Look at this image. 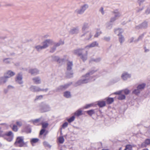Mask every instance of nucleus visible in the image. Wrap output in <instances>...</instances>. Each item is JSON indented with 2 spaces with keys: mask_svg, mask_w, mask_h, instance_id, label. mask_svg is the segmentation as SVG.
Here are the masks:
<instances>
[{
  "mask_svg": "<svg viewBox=\"0 0 150 150\" xmlns=\"http://www.w3.org/2000/svg\"><path fill=\"white\" fill-rule=\"evenodd\" d=\"M145 143H146L147 145L150 144V139H146L144 141Z\"/></svg>",
  "mask_w": 150,
  "mask_h": 150,
  "instance_id": "052dcab7",
  "label": "nucleus"
},
{
  "mask_svg": "<svg viewBox=\"0 0 150 150\" xmlns=\"http://www.w3.org/2000/svg\"><path fill=\"white\" fill-rule=\"evenodd\" d=\"M39 70L37 69H31L28 70V73L32 75L35 76L39 73Z\"/></svg>",
  "mask_w": 150,
  "mask_h": 150,
  "instance_id": "ddd939ff",
  "label": "nucleus"
},
{
  "mask_svg": "<svg viewBox=\"0 0 150 150\" xmlns=\"http://www.w3.org/2000/svg\"><path fill=\"white\" fill-rule=\"evenodd\" d=\"M88 51H86V53L84 54H81V55H80V58L82 59L83 62H85L87 59L88 58Z\"/></svg>",
  "mask_w": 150,
  "mask_h": 150,
  "instance_id": "f3484780",
  "label": "nucleus"
},
{
  "mask_svg": "<svg viewBox=\"0 0 150 150\" xmlns=\"http://www.w3.org/2000/svg\"><path fill=\"white\" fill-rule=\"evenodd\" d=\"M56 48L55 46H54L52 47L50 51V52L51 53H53L56 50Z\"/></svg>",
  "mask_w": 150,
  "mask_h": 150,
  "instance_id": "8fccbe9b",
  "label": "nucleus"
},
{
  "mask_svg": "<svg viewBox=\"0 0 150 150\" xmlns=\"http://www.w3.org/2000/svg\"><path fill=\"white\" fill-rule=\"evenodd\" d=\"M64 61L65 59L64 58H62L61 59H60L59 58V60L58 63H59L62 64L64 62Z\"/></svg>",
  "mask_w": 150,
  "mask_h": 150,
  "instance_id": "69168bd1",
  "label": "nucleus"
},
{
  "mask_svg": "<svg viewBox=\"0 0 150 150\" xmlns=\"http://www.w3.org/2000/svg\"><path fill=\"white\" fill-rule=\"evenodd\" d=\"M86 113L90 116H91L95 113L94 110L91 109L86 111Z\"/></svg>",
  "mask_w": 150,
  "mask_h": 150,
  "instance_id": "cd10ccee",
  "label": "nucleus"
},
{
  "mask_svg": "<svg viewBox=\"0 0 150 150\" xmlns=\"http://www.w3.org/2000/svg\"><path fill=\"white\" fill-rule=\"evenodd\" d=\"M63 96L67 98H69L71 97V93L68 91H66L64 92Z\"/></svg>",
  "mask_w": 150,
  "mask_h": 150,
  "instance_id": "393cba45",
  "label": "nucleus"
},
{
  "mask_svg": "<svg viewBox=\"0 0 150 150\" xmlns=\"http://www.w3.org/2000/svg\"><path fill=\"white\" fill-rule=\"evenodd\" d=\"M88 23H83V26L82 29V31H85L86 29L88 28Z\"/></svg>",
  "mask_w": 150,
  "mask_h": 150,
  "instance_id": "2f4dec72",
  "label": "nucleus"
},
{
  "mask_svg": "<svg viewBox=\"0 0 150 150\" xmlns=\"http://www.w3.org/2000/svg\"><path fill=\"white\" fill-rule=\"evenodd\" d=\"M52 60L54 61L58 62L59 60V57L58 56H52Z\"/></svg>",
  "mask_w": 150,
  "mask_h": 150,
  "instance_id": "7c9ffc66",
  "label": "nucleus"
},
{
  "mask_svg": "<svg viewBox=\"0 0 150 150\" xmlns=\"http://www.w3.org/2000/svg\"><path fill=\"white\" fill-rule=\"evenodd\" d=\"M75 117L74 115L69 118L67 119V120L69 123H71L73 122L75 120Z\"/></svg>",
  "mask_w": 150,
  "mask_h": 150,
  "instance_id": "72a5a7b5",
  "label": "nucleus"
},
{
  "mask_svg": "<svg viewBox=\"0 0 150 150\" xmlns=\"http://www.w3.org/2000/svg\"><path fill=\"white\" fill-rule=\"evenodd\" d=\"M98 44L96 41H94L92 43H91V44H89V45H87L85 47V48H91L92 47H94L96 46H98Z\"/></svg>",
  "mask_w": 150,
  "mask_h": 150,
  "instance_id": "aec40b11",
  "label": "nucleus"
},
{
  "mask_svg": "<svg viewBox=\"0 0 150 150\" xmlns=\"http://www.w3.org/2000/svg\"><path fill=\"white\" fill-rule=\"evenodd\" d=\"M14 145L16 146L19 147H27V145L24 142V137L22 136L18 137L14 143Z\"/></svg>",
  "mask_w": 150,
  "mask_h": 150,
  "instance_id": "f03ea898",
  "label": "nucleus"
},
{
  "mask_svg": "<svg viewBox=\"0 0 150 150\" xmlns=\"http://www.w3.org/2000/svg\"><path fill=\"white\" fill-rule=\"evenodd\" d=\"M42 47V46H41L40 45H38L35 46V48L38 51H39L40 50L44 49Z\"/></svg>",
  "mask_w": 150,
  "mask_h": 150,
  "instance_id": "58836bf2",
  "label": "nucleus"
},
{
  "mask_svg": "<svg viewBox=\"0 0 150 150\" xmlns=\"http://www.w3.org/2000/svg\"><path fill=\"white\" fill-rule=\"evenodd\" d=\"M122 92V90H120L118 91L115 92L114 93V94L119 95L117 97V99L119 100H122L125 99L126 98V96L125 95L121 94Z\"/></svg>",
  "mask_w": 150,
  "mask_h": 150,
  "instance_id": "6e6552de",
  "label": "nucleus"
},
{
  "mask_svg": "<svg viewBox=\"0 0 150 150\" xmlns=\"http://www.w3.org/2000/svg\"><path fill=\"white\" fill-rule=\"evenodd\" d=\"M15 74V73L11 70H8L4 74V75L8 79L14 76Z\"/></svg>",
  "mask_w": 150,
  "mask_h": 150,
  "instance_id": "2eb2a0df",
  "label": "nucleus"
},
{
  "mask_svg": "<svg viewBox=\"0 0 150 150\" xmlns=\"http://www.w3.org/2000/svg\"><path fill=\"white\" fill-rule=\"evenodd\" d=\"M40 109L41 112L43 113L49 111L50 110V107L48 104L42 103L40 106Z\"/></svg>",
  "mask_w": 150,
  "mask_h": 150,
  "instance_id": "7ed1b4c3",
  "label": "nucleus"
},
{
  "mask_svg": "<svg viewBox=\"0 0 150 150\" xmlns=\"http://www.w3.org/2000/svg\"><path fill=\"white\" fill-rule=\"evenodd\" d=\"M145 13L146 14L148 15L150 13V8H148L145 11Z\"/></svg>",
  "mask_w": 150,
  "mask_h": 150,
  "instance_id": "774afa93",
  "label": "nucleus"
},
{
  "mask_svg": "<svg viewBox=\"0 0 150 150\" xmlns=\"http://www.w3.org/2000/svg\"><path fill=\"white\" fill-rule=\"evenodd\" d=\"M122 32H120L117 34V35L119 36V41L121 45H122L125 41V38L123 35L122 34Z\"/></svg>",
  "mask_w": 150,
  "mask_h": 150,
  "instance_id": "dca6fc26",
  "label": "nucleus"
},
{
  "mask_svg": "<svg viewBox=\"0 0 150 150\" xmlns=\"http://www.w3.org/2000/svg\"><path fill=\"white\" fill-rule=\"evenodd\" d=\"M48 123L47 122H43L42 123V127L43 129H45L48 126Z\"/></svg>",
  "mask_w": 150,
  "mask_h": 150,
  "instance_id": "c9c22d12",
  "label": "nucleus"
},
{
  "mask_svg": "<svg viewBox=\"0 0 150 150\" xmlns=\"http://www.w3.org/2000/svg\"><path fill=\"white\" fill-rule=\"evenodd\" d=\"M33 80L36 84H39L41 83L40 79L38 77L33 78Z\"/></svg>",
  "mask_w": 150,
  "mask_h": 150,
  "instance_id": "c756f323",
  "label": "nucleus"
},
{
  "mask_svg": "<svg viewBox=\"0 0 150 150\" xmlns=\"http://www.w3.org/2000/svg\"><path fill=\"white\" fill-rule=\"evenodd\" d=\"M113 24L110 22L107 23L105 24L106 28L108 30L111 29L112 26Z\"/></svg>",
  "mask_w": 150,
  "mask_h": 150,
  "instance_id": "bb28decb",
  "label": "nucleus"
},
{
  "mask_svg": "<svg viewBox=\"0 0 150 150\" xmlns=\"http://www.w3.org/2000/svg\"><path fill=\"white\" fill-rule=\"evenodd\" d=\"M72 61H69L67 64V71L66 73V77L67 78H70L73 77V73L72 70L73 66Z\"/></svg>",
  "mask_w": 150,
  "mask_h": 150,
  "instance_id": "f257e3e1",
  "label": "nucleus"
},
{
  "mask_svg": "<svg viewBox=\"0 0 150 150\" xmlns=\"http://www.w3.org/2000/svg\"><path fill=\"white\" fill-rule=\"evenodd\" d=\"M120 32H122L121 31V29L120 28H118L117 29H115L114 32L115 34L117 35V34Z\"/></svg>",
  "mask_w": 150,
  "mask_h": 150,
  "instance_id": "a18cd8bd",
  "label": "nucleus"
},
{
  "mask_svg": "<svg viewBox=\"0 0 150 150\" xmlns=\"http://www.w3.org/2000/svg\"><path fill=\"white\" fill-rule=\"evenodd\" d=\"M140 92V91L137 88V89H135L133 91L132 93L136 95H138Z\"/></svg>",
  "mask_w": 150,
  "mask_h": 150,
  "instance_id": "a19ab883",
  "label": "nucleus"
},
{
  "mask_svg": "<svg viewBox=\"0 0 150 150\" xmlns=\"http://www.w3.org/2000/svg\"><path fill=\"white\" fill-rule=\"evenodd\" d=\"M13 136L11 137H6L5 138V139H6L8 141L10 142H11L13 139Z\"/></svg>",
  "mask_w": 150,
  "mask_h": 150,
  "instance_id": "de8ad7c7",
  "label": "nucleus"
},
{
  "mask_svg": "<svg viewBox=\"0 0 150 150\" xmlns=\"http://www.w3.org/2000/svg\"><path fill=\"white\" fill-rule=\"evenodd\" d=\"M30 91L33 92H36L39 91V87H38L31 86L30 88Z\"/></svg>",
  "mask_w": 150,
  "mask_h": 150,
  "instance_id": "412c9836",
  "label": "nucleus"
},
{
  "mask_svg": "<svg viewBox=\"0 0 150 150\" xmlns=\"http://www.w3.org/2000/svg\"><path fill=\"white\" fill-rule=\"evenodd\" d=\"M68 124V123L67 122H64L62 125V127L63 128H65V127H67Z\"/></svg>",
  "mask_w": 150,
  "mask_h": 150,
  "instance_id": "6e6d98bb",
  "label": "nucleus"
},
{
  "mask_svg": "<svg viewBox=\"0 0 150 150\" xmlns=\"http://www.w3.org/2000/svg\"><path fill=\"white\" fill-rule=\"evenodd\" d=\"M101 60V58L100 57L96 59L92 58L91 59V61H93L96 62H100Z\"/></svg>",
  "mask_w": 150,
  "mask_h": 150,
  "instance_id": "37998d69",
  "label": "nucleus"
},
{
  "mask_svg": "<svg viewBox=\"0 0 150 150\" xmlns=\"http://www.w3.org/2000/svg\"><path fill=\"white\" fill-rule=\"evenodd\" d=\"M122 90V92L123 91L124 93L126 95H128L130 93V91L127 89H125Z\"/></svg>",
  "mask_w": 150,
  "mask_h": 150,
  "instance_id": "49530a36",
  "label": "nucleus"
},
{
  "mask_svg": "<svg viewBox=\"0 0 150 150\" xmlns=\"http://www.w3.org/2000/svg\"><path fill=\"white\" fill-rule=\"evenodd\" d=\"M131 77V74L126 72H124L121 76V78L123 81L127 80Z\"/></svg>",
  "mask_w": 150,
  "mask_h": 150,
  "instance_id": "1a4fd4ad",
  "label": "nucleus"
},
{
  "mask_svg": "<svg viewBox=\"0 0 150 150\" xmlns=\"http://www.w3.org/2000/svg\"><path fill=\"white\" fill-rule=\"evenodd\" d=\"M9 59V58H5L3 59V61L5 63L8 64L10 63V61H8Z\"/></svg>",
  "mask_w": 150,
  "mask_h": 150,
  "instance_id": "864d4df0",
  "label": "nucleus"
},
{
  "mask_svg": "<svg viewBox=\"0 0 150 150\" xmlns=\"http://www.w3.org/2000/svg\"><path fill=\"white\" fill-rule=\"evenodd\" d=\"M148 27V22L144 21L141 24L136 26L135 28L137 30L139 29H146Z\"/></svg>",
  "mask_w": 150,
  "mask_h": 150,
  "instance_id": "0eeeda50",
  "label": "nucleus"
},
{
  "mask_svg": "<svg viewBox=\"0 0 150 150\" xmlns=\"http://www.w3.org/2000/svg\"><path fill=\"white\" fill-rule=\"evenodd\" d=\"M145 1V0H138L137 2L138 3L139 6H140L141 4L144 2Z\"/></svg>",
  "mask_w": 150,
  "mask_h": 150,
  "instance_id": "338daca9",
  "label": "nucleus"
},
{
  "mask_svg": "<svg viewBox=\"0 0 150 150\" xmlns=\"http://www.w3.org/2000/svg\"><path fill=\"white\" fill-rule=\"evenodd\" d=\"M72 84V82H69L65 84L64 85H60L56 88L55 90L56 91L60 92L64 91L68 88Z\"/></svg>",
  "mask_w": 150,
  "mask_h": 150,
  "instance_id": "20e7f679",
  "label": "nucleus"
},
{
  "mask_svg": "<svg viewBox=\"0 0 150 150\" xmlns=\"http://www.w3.org/2000/svg\"><path fill=\"white\" fill-rule=\"evenodd\" d=\"M46 131V129H42L40 131L39 133V136L40 137V136L42 135Z\"/></svg>",
  "mask_w": 150,
  "mask_h": 150,
  "instance_id": "09e8293b",
  "label": "nucleus"
},
{
  "mask_svg": "<svg viewBox=\"0 0 150 150\" xmlns=\"http://www.w3.org/2000/svg\"><path fill=\"white\" fill-rule=\"evenodd\" d=\"M93 105L92 104H86L84 107L83 108L84 109H87L93 106Z\"/></svg>",
  "mask_w": 150,
  "mask_h": 150,
  "instance_id": "3c124183",
  "label": "nucleus"
},
{
  "mask_svg": "<svg viewBox=\"0 0 150 150\" xmlns=\"http://www.w3.org/2000/svg\"><path fill=\"white\" fill-rule=\"evenodd\" d=\"M41 118H40L38 119H36L32 120L34 124L38 122L41 120Z\"/></svg>",
  "mask_w": 150,
  "mask_h": 150,
  "instance_id": "603ef678",
  "label": "nucleus"
},
{
  "mask_svg": "<svg viewBox=\"0 0 150 150\" xmlns=\"http://www.w3.org/2000/svg\"><path fill=\"white\" fill-rule=\"evenodd\" d=\"M144 6H143L142 8H138V9L137 10L136 12L137 13H139L142 10L144 9Z\"/></svg>",
  "mask_w": 150,
  "mask_h": 150,
  "instance_id": "680f3d73",
  "label": "nucleus"
},
{
  "mask_svg": "<svg viewBox=\"0 0 150 150\" xmlns=\"http://www.w3.org/2000/svg\"><path fill=\"white\" fill-rule=\"evenodd\" d=\"M146 86V84L145 83H142L139 84L137 86V88L140 91L144 89Z\"/></svg>",
  "mask_w": 150,
  "mask_h": 150,
  "instance_id": "a878e982",
  "label": "nucleus"
},
{
  "mask_svg": "<svg viewBox=\"0 0 150 150\" xmlns=\"http://www.w3.org/2000/svg\"><path fill=\"white\" fill-rule=\"evenodd\" d=\"M8 80V79L4 75L3 76L0 77V85L6 82Z\"/></svg>",
  "mask_w": 150,
  "mask_h": 150,
  "instance_id": "6ab92c4d",
  "label": "nucleus"
},
{
  "mask_svg": "<svg viewBox=\"0 0 150 150\" xmlns=\"http://www.w3.org/2000/svg\"><path fill=\"white\" fill-rule=\"evenodd\" d=\"M144 33H143L142 34H141V35H140L139 36V37H138V38L137 39L135 40L134 41V42H137L140 40H142V38H143V37H144Z\"/></svg>",
  "mask_w": 150,
  "mask_h": 150,
  "instance_id": "e433bc0d",
  "label": "nucleus"
},
{
  "mask_svg": "<svg viewBox=\"0 0 150 150\" xmlns=\"http://www.w3.org/2000/svg\"><path fill=\"white\" fill-rule=\"evenodd\" d=\"M97 71V70H90L85 75L83 76L82 77H85V78L87 79V77H88L89 76L92 75Z\"/></svg>",
  "mask_w": 150,
  "mask_h": 150,
  "instance_id": "a211bd4d",
  "label": "nucleus"
},
{
  "mask_svg": "<svg viewBox=\"0 0 150 150\" xmlns=\"http://www.w3.org/2000/svg\"><path fill=\"white\" fill-rule=\"evenodd\" d=\"M113 13L115 14L114 17L117 18L120 17V13L118 11V10H116L113 11Z\"/></svg>",
  "mask_w": 150,
  "mask_h": 150,
  "instance_id": "c85d7f7f",
  "label": "nucleus"
},
{
  "mask_svg": "<svg viewBox=\"0 0 150 150\" xmlns=\"http://www.w3.org/2000/svg\"><path fill=\"white\" fill-rule=\"evenodd\" d=\"M101 33L102 32L101 31H100L99 32H97L96 34L94 35V37H98V36H99Z\"/></svg>",
  "mask_w": 150,
  "mask_h": 150,
  "instance_id": "0e129e2a",
  "label": "nucleus"
},
{
  "mask_svg": "<svg viewBox=\"0 0 150 150\" xmlns=\"http://www.w3.org/2000/svg\"><path fill=\"white\" fill-rule=\"evenodd\" d=\"M25 132L27 133H30L31 132V129L29 127H27L25 128Z\"/></svg>",
  "mask_w": 150,
  "mask_h": 150,
  "instance_id": "4c0bfd02",
  "label": "nucleus"
},
{
  "mask_svg": "<svg viewBox=\"0 0 150 150\" xmlns=\"http://www.w3.org/2000/svg\"><path fill=\"white\" fill-rule=\"evenodd\" d=\"M83 114L82 110L80 109L76 110L74 113V115L75 116L79 117Z\"/></svg>",
  "mask_w": 150,
  "mask_h": 150,
  "instance_id": "5701e85b",
  "label": "nucleus"
},
{
  "mask_svg": "<svg viewBox=\"0 0 150 150\" xmlns=\"http://www.w3.org/2000/svg\"><path fill=\"white\" fill-rule=\"evenodd\" d=\"M147 144L144 142L141 144V147L142 148L146 147L147 146Z\"/></svg>",
  "mask_w": 150,
  "mask_h": 150,
  "instance_id": "e2e57ef3",
  "label": "nucleus"
},
{
  "mask_svg": "<svg viewBox=\"0 0 150 150\" xmlns=\"http://www.w3.org/2000/svg\"><path fill=\"white\" fill-rule=\"evenodd\" d=\"M79 32V29L78 27H74L71 29L69 31V33L71 35L76 34Z\"/></svg>",
  "mask_w": 150,
  "mask_h": 150,
  "instance_id": "f8f14e48",
  "label": "nucleus"
},
{
  "mask_svg": "<svg viewBox=\"0 0 150 150\" xmlns=\"http://www.w3.org/2000/svg\"><path fill=\"white\" fill-rule=\"evenodd\" d=\"M89 79L86 78H85L83 79H80L74 83L73 85L74 87H76L82 84L87 83L89 82Z\"/></svg>",
  "mask_w": 150,
  "mask_h": 150,
  "instance_id": "39448f33",
  "label": "nucleus"
},
{
  "mask_svg": "<svg viewBox=\"0 0 150 150\" xmlns=\"http://www.w3.org/2000/svg\"><path fill=\"white\" fill-rule=\"evenodd\" d=\"M5 135L6 136L9 137H11L12 136H13V133L11 131H8V132L6 133Z\"/></svg>",
  "mask_w": 150,
  "mask_h": 150,
  "instance_id": "ea45409f",
  "label": "nucleus"
},
{
  "mask_svg": "<svg viewBox=\"0 0 150 150\" xmlns=\"http://www.w3.org/2000/svg\"><path fill=\"white\" fill-rule=\"evenodd\" d=\"M117 19V18H115V17H111L110 19V21L109 22H111V23H113V22H114L116 19Z\"/></svg>",
  "mask_w": 150,
  "mask_h": 150,
  "instance_id": "4d7b16f0",
  "label": "nucleus"
},
{
  "mask_svg": "<svg viewBox=\"0 0 150 150\" xmlns=\"http://www.w3.org/2000/svg\"><path fill=\"white\" fill-rule=\"evenodd\" d=\"M64 44V42L62 40H60L58 42L56 43L54 46H55V47L56 48L57 47H58L61 45H63Z\"/></svg>",
  "mask_w": 150,
  "mask_h": 150,
  "instance_id": "f704fd0d",
  "label": "nucleus"
},
{
  "mask_svg": "<svg viewBox=\"0 0 150 150\" xmlns=\"http://www.w3.org/2000/svg\"><path fill=\"white\" fill-rule=\"evenodd\" d=\"M22 74L21 73H18L16 78L15 81L19 84H21L23 83V81H22Z\"/></svg>",
  "mask_w": 150,
  "mask_h": 150,
  "instance_id": "9d476101",
  "label": "nucleus"
},
{
  "mask_svg": "<svg viewBox=\"0 0 150 150\" xmlns=\"http://www.w3.org/2000/svg\"><path fill=\"white\" fill-rule=\"evenodd\" d=\"M64 137L62 136L59 137V142L61 144H62L64 142Z\"/></svg>",
  "mask_w": 150,
  "mask_h": 150,
  "instance_id": "c03bdc74",
  "label": "nucleus"
},
{
  "mask_svg": "<svg viewBox=\"0 0 150 150\" xmlns=\"http://www.w3.org/2000/svg\"><path fill=\"white\" fill-rule=\"evenodd\" d=\"M12 129L15 132H17L18 129L17 126L16 125H14L12 127Z\"/></svg>",
  "mask_w": 150,
  "mask_h": 150,
  "instance_id": "5fc2aeb1",
  "label": "nucleus"
},
{
  "mask_svg": "<svg viewBox=\"0 0 150 150\" xmlns=\"http://www.w3.org/2000/svg\"><path fill=\"white\" fill-rule=\"evenodd\" d=\"M126 148L129 150H132V146L131 145H126Z\"/></svg>",
  "mask_w": 150,
  "mask_h": 150,
  "instance_id": "13d9d810",
  "label": "nucleus"
},
{
  "mask_svg": "<svg viewBox=\"0 0 150 150\" xmlns=\"http://www.w3.org/2000/svg\"><path fill=\"white\" fill-rule=\"evenodd\" d=\"M97 105L99 107L102 108L105 106L106 103L104 101H99L98 102Z\"/></svg>",
  "mask_w": 150,
  "mask_h": 150,
  "instance_id": "b1692460",
  "label": "nucleus"
},
{
  "mask_svg": "<svg viewBox=\"0 0 150 150\" xmlns=\"http://www.w3.org/2000/svg\"><path fill=\"white\" fill-rule=\"evenodd\" d=\"M110 39V38L109 36L108 37H104V40L107 42L109 41Z\"/></svg>",
  "mask_w": 150,
  "mask_h": 150,
  "instance_id": "bf43d9fd",
  "label": "nucleus"
},
{
  "mask_svg": "<svg viewBox=\"0 0 150 150\" xmlns=\"http://www.w3.org/2000/svg\"><path fill=\"white\" fill-rule=\"evenodd\" d=\"M43 144L45 147H48L50 148H51V146L47 142H44Z\"/></svg>",
  "mask_w": 150,
  "mask_h": 150,
  "instance_id": "79ce46f5",
  "label": "nucleus"
},
{
  "mask_svg": "<svg viewBox=\"0 0 150 150\" xmlns=\"http://www.w3.org/2000/svg\"><path fill=\"white\" fill-rule=\"evenodd\" d=\"M105 100H106V102L108 104H112L114 101V99L113 98L108 97L106 98Z\"/></svg>",
  "mask_w": 150,
  "mask_h": 150,
  "instance_id": "4be33fe9",
  "label": "nucleus"
},
{
  "mask_svg": "<svg viewBox=\"0 0 150 150\" xmlns=\"http://www.w3.org/2000/svg\"><path fill=\"white\" fill-rule=\"evenodd\" d=\"M84 50L83 48H78L74 50L73 51V53L76 55L79 56L82 53V51Z\"/></svg>",
  "mask_w": 150,
  "mask_h": 150,
  "instance_id": "4468645a",
  "label": "nucleus"
},
{
  "mask_svg": "<svg viewBox=\"0 0 150 150\" xmlns=\"http://www.w3.org/2000/svg\"><path fill=\"white\" fill-rule=\"evenodd\" d=\"M39 140V139L37 138H32L30 140V142L33 145V144L38 142Z\"/></svg>",
  "mask_w": 150,
  "mask_h": 150,
  "instance_id": "473e14b6",
  "label": "nucleus"
},
{
  "mask_svg": "<svg viewBox=\"0 0 150 150\" xmlns=\"http://www.w3.org/2000/svg\"><path fill=\"white\" fill-rule=\"evenodd\" d=\"M52 42L53 41L52 40L50 39H46L43 42L42 47L44 49H45L48 47L49 44H52Z\"/></svg>",
  "mask_w": 150,
  "mask_h": 150,
  "instance_id": "9b49d317",
  "label": "nucleus"
},
{
  "mask_svg": "<svg viewBox=\"0 0 150 150\" xmlns=\"http://www.w3.org/2000/svg\"><path fill=\"white\" fill-rule=\"evenodd\" d=\"M88 7V4H85L82 6L80 9H77L75 10V12L77 14H83L85 11Z\"/></svg>",
  "mask_w": 150,
  "mask_h": 150,
  "instance_id": "423d86ee",
  "label": "nucleus"
}]
</instances>
